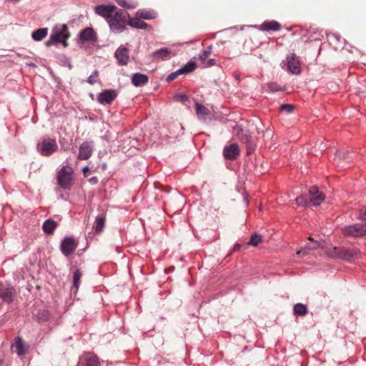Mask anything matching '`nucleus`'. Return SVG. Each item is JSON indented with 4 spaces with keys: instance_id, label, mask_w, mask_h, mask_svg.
<instances>
[{
    "instance_id": "nucleus-1",
    "label": "nucleus",
    "mask_w": 366,
    "mask_h": 366,
    "mask_svg": "<svg viewBox=\"0 0 366 366\" xmlns=\"http://www.w3.org/2000/svg\"><path fill=\"white\" fill-rule=\"evenodd\" d=\"M129 17V14L127 11L121 9L116 11L108 20L111 30L117 33L123 31L126 28Z\"/></svg>"
},
{
    "instance_id": "nucleus-2",
    "label": "nucleus",
    "mask_w": 366,
    "mask_h": 366,
    "mask_svg": "<svg viewBox=\"0 0 366 366\" xmlns=\"http://www.w3.org/2000/svg\"><path fill=\"white\" fill-rule=\"evenodd\" d=\"M230 127L232 129V134L243 144H248L251 141V135L245 127V122L230 120Z\"/></svg>"
},
{
    "instance_id": "nucleus-3",
    "label": "nucleus",
    "mask_w": 366,
    "mask_h": 366,
    "mask_svg": "<svg viewBox=\"0 0 366 366\" xmlns=\"http://www.w3.org/2000/svg\"><path fill=\"white\" fill-rule=\"evenodd\" d=\"M340 229L342 234L346 237H360L366 236V223L345 226Z\"/></svg>"
},
{
    "instance_id": "nucleus-4",
    "label": "nucleus",
    "mask_w": 366,
    "mask_h": 366,
    "mask_svg": "<svg viewBox=\"0 0 366 366\" xmlns=\"http://www.w3.org/2000/svg\"><path fill=\"white\" fill-rule=\"evenodd\" d=\"M51 36L52 39L56 42L62 43L64 47L67 46L66 39L69 38L70 33L66 24L55 26L52 29Z\"/></svg>"
},
{
    "instance_id": "nucleus-5",
    "label": "nucleus",
    "mask_w": 366,
    "mask_h": 366,
    "mask_svg": "<svg viewBox=\"0 0 366 366\" xmlns=\"http://www.w3.org/2000/svg\"><path fill=\"white\" fill-rule=\"evenodd\" d=\"M37 149L41 155L49 157L57 151L58 145L54 139L44 138L37 144Z\"/></svg>"
},
{
    "instance_id": "nucleus-6",
    "label": "nucleus",
    "mask_w": 366,
    "mask_h": 366,
    "mask_svg": "<svg viewBox=\"0 0 366 366\" xmlns=\"http://www.w3.org/2000/svg\"><path fill=\"white\" fill-rule=\"evenodd\" d=\"M72 174L73 170L71 167L61 168L57 175L59 185L64 189H69L72 185Z\"/></svg>"
},
{
    "instance_id": "nucleus-7",
    "label": "nucleus",
    "mask_w": 366,
    "mask_h": 366,
    "mask_svg": "<svg viewBox=\"0 0 366 366\" xmlns=\"http://www.w3.org/2000/svg\"><path fill=\"white\" fill-rule=\"evenodd\" d=\"M308 196L311 205L319 206L323 202L325 199V195L320 192L319 189L316 186H312L310 188L308 192Z\"/></svg>"
},
{
    "instance_id": "nucleus-8",
    "label": "nucleus",
    "mask_w": 366,
    "mask_h": 366,
    "mask_svg": "<svg viewBox=\"0 0 366 366\" xmlns=\"http://www.w3.org/2000/svg\"><path fill=\"white\" fill-rule=\"evenodd\" d=\"M287 70L292 74L301 73V66L298 57L295 53H291L287 56Z\"/></svg>"
},
{
    "instance_id": "nucleus-9",
    "label": "nucleus",
    "mask_w": 366,
    "mask_h": 366,
    "mask_svg": "<svg viewBox=\"0 0 366 366\" xmlns=\"http://www.w3.org/2000/svg\"><path fill=\"white\" fill-rule=\"evenodd\" d=\"M196 69V63L194 61H190L185 66L178 69L177 71L171 73L167 77V81H172L174 80L180 74H187Z\"/></svg>"
},
{
    "instance_id": "nucleus-10",
    "label": "nucleus",
    "mask_w": 366,
    "mask_h": 366,
    "mask_svg": "<svg viewBox=\"0 0 366 366\" xmlns=\"http://www.w3.org/2000/svg\"><path fill=\"white\" fill-rule=\"evenodd\" d=\"M77 245L78 242L74 238L66 237L61 242V250L64 255L68 256L74 252Z\"/></svg>"
},
{
    "instance_id": "nucleus-11",
    "label": "nucleus",
    "mask_w": 366,
    "mask_h": 366,
    "mask_svg": "<svg viewBox=\"0 0 366 366\" xmlns=\"http://www.w3.org/2000/svg\"><path fill=\"white\" fill-rule=\"evenodd\" d=\"M116 9L117 6L114 5H99L95 6L94 11L97 14L104 17L108 21Z\"/></svg>"
},
{
    "instance_id": "nucleus-12",
    "label": "nucleus",
    "mask_w": 366,
    "mask_h": 366,
    "mask_svg": "<svg viewBox=\"0 0 366 366\" xmlns=\"http://www.w3.org/2000/svg\"><path fill=\"white\" fill-rule=\"evenodd\" d=\"M117 97V92L114 89L104 90L98 95V102L102 104H110Z\"/></svg>"
},
{
    "instance_id": "nucleus-13",
    "label": "nucleus",
    "mask_w": 366,
    "mask_h": 366,
    "mask_svg": "<svg viewBox=\"0 0 366 366\" xmlns=\"http://www.w3.org/2000/svg\"><path fill=\"white\" fill-rule=\"evenodd\" d=\"M78 366H99V359L93 353H86L80 357Z\"/></svg>"
},
{
    "instance_id": "nucleus-14",
    "label": "nucleus",
    "mask_w": 366,
    "mask_h": 366,
    "mask_svg": "<svg viewBox=\"0 0 366 366\" xmlns=\"http://www.w3.org/2000/svg\"><path fill=\"white\" fill-rule=\"evenodd\" d=\"M92 145L91 142H85L79 147V159H88L92 154Z\"/></svg>"
},
{
    "instance_id": "nucleus-15",
    "label": "nucleus",
    "mask_w": 366,
    "mask_h": 366,
    "mask_svg": "<svg viewBox=\"0 0 366 366\" xmlns=\"http://www.w3.org/2000/svg\"><path fill=\"white\" fill-rule=\"evenodd\" d=\"M359 250L357 249L342 248L341 258L342 259L352 262L359 257Z\"/></svg>"
},
{
    "instance_id": "nucleus-16",
    "label": "nucleus",
    "mask_w": 366,
    "mask_h": 366,
    "mask_svg": "<svg viewBox=\"0 0 366 366\" xmlns=\"http://www.w3.org/2000/svg\"><path fill=\"white\" fill-rule=\"evenodd\" d=\"M115 57L121 65H127L129 61V51L127 48L120 46L115 52Z\"/></svg>"
},
{
    "instance_id": "nucleus-17",
    "label": "nucleus",
    "mask_w": 366,
    "mask_h": 366,
    "mask_svg": "<svg viewBox=\"0 0 366 366\" xmlns=\"http://www.w3.org/2000/svg\"><path fill=\"white\" fill-rule=\"evenodd\" d=\"M79 38L83 41H96L97 40V34L91 27L83 29L80 32Z\"/></svg>"
},
{
    "instance_id": "nucleus-18",
    "label": "nucleus",
    "mask_w": 366,
    "mask_h": 366,
    "mask_svg": "<svg viewBox=\"0 0 366 366\" xmlns=\"http://www.w3.org/2000/svg\"><path fill=\"white\" fill-rule=\"evenodd\" d=\"M259 28L262 31H277L281 29V24L274 20L265 21L259 26Z\"/></svg>"
},
{
    "instance_id": "nucleus-19",
    "label": "nucleus",
    "mask_w": 366,
    "mask_h": 366,
    "mask_svg": "<svg viewBox=\"0 0 366 366\" xmlns=\"http://www.w3.org/2000/svg\"><path fill=\"white\" fill-rule=\"evenodd\" d=\"M195 110L198 118L201 120H206L210 116V111L206 107L198 102L195 104Z\"/></svg>"
},
{
    "instance_id": "nucleus-20",
    "label": "nucleus",
    "mask_w": 366,
    "mask_h": 366,
    "mask_svg": "<svg viewBox=\"0 0 366 366\" xmlns=\"http://www.w3.org/2000/svg\"><path fill=\"white\" fill-rule=\"evenodd\" d=\"M14 290L11 287H1L0 288V298L7 302L10 303L13 301Z\"/></svg>"
},
{
    "instance_id": "nucleus-21",
    "label": "nucleus",
    "mask_w": 366,
    "mask_h": 366,
    "mask_svg": "<svg viewBox=\"0 0 366 366\" xmlns=\"http://www.w3.org/2000/svg\"><path fill=\"white\" fill-rule=\"evenodd\" d=\"M148 81V76L140 73H136L132 77V82L136 86H141L147 83Z\"/></svg>"
},
{
    "instance_id": "nucleus-22",
    "label": "nucleus",
    "mask_w": 366,
    "mask_h": 366,
    "mask_svg": "<svg viewBox=\"0 0 366 366\" xmlns=\"http://www.w3.org/2000/svg\"><path fill=\"white\" fill-rule=\"evenodd\" d=\"M171 50L167 48H162L154 51L152 56L157 59L166 60L170 58Z\"/></svg>"
},
{
    "instance_id": "nucleus-23",
    "label": "nucleus",
    "mask_w": 366,
    "mask_h": 366,
    "mask_svg": "<svg viewBox=\"0 0 366 366\" xmlns=\"http://www.w3.org/2000/svg\"><path fill=\"white\" fill-rule=\"evenodd\" d=\"M211 54L210 48L209 47L207 50H205L199 56L200 61L204 64V66H212L215 64L214 59H208Z\"/></svg>"
},
{
    "instance_id": "nucleus-24",
    "label": "nucleus",
    "mask_w": 366,
    "mask_h": 366,
    "mask_svg": "<svg viewBox=\"0 0 366 366\" xmlns=\"http://www.w3.org/2000/svg\"><path fill=\"white\" fill-rule=\"evenodd\" d=\"M127 24L132 27L139 29H146L149 27V25L146 22L141 21L138 17L129 19Z\"/></svg>"
},
{
    "instance_id": "nucleus-25",
    "label": "nucleus",
    "mask_w": 366,
    "mask_h": 366,
    "mask_svg": "<svg viewBox=\"0 0 366 366\" xmlns=\"http://www.w3.org/2000/svg\"><path fill=\"white\" fill-rule=\"evenodd\" d=\"M57 227V223L52 219H47L43 224V230L47 234H53Z\"/></svg>"
},
{
    "instance_id": "nucleus-26",
    "label": "nucleus",
    "mask_w": 366,
    "mask_h": 366,
    "mask_svg": "<svg viewBox=\"0 0 366 366\" xmlns=\"http://www.w3.org/2000/svg\"><path fill=\"white\" fill-rule=\"evenodd\" d=\"M342 247H331L326 249V254L329 257L340 259L341 253H342Z\"/></svg>"
},
{
    "instance_id": "nucleus-27",
    "label": "nucleus",
    "mask_w": 366,
    "mask_h": 366,
    "mask_svg": "<svg viewBox=\"0 0 366 366\" xmlns=\"http://www.w3.org/2000/svg\"><path fill=\"white\" fill-rule=\"evenodd\" d=\"M136 15L138 18L143 19H153L156 17V14L153 11L145 9L138 10Z\"/></svg>"
},
{
    "instance_id": "nucleus-28",
    "label": "nucleus",
    "mask_w": 366,
    "mask_h": 366,
    "mask_svg": "<svg viewBox=\"0 0 366 366\" xmlns=\"http://www.w3.org/2000/svg\"><path fill=\"white\" fill-rule=\"evenodd\" d=\"M295 315L298 316H305L308 313L307 307L302 303H297L293 307Z\"/></svg>"
},
{
    "instance_id": "nucleus-29",
    "label": "nucleus",
    "mask_w": 366,
    "mask_h": 366,
    "mask_svg": "<svg viewBox=\"0 0 366 366\" xmlns=\"http://www.w3.org/2000/svg\"><path fill=\"white\" fill-rule=\"evenodd\" d=\"M104 224L105 217L103 215H99L96 218L93 229H95L96 232H101L103 230Z\"/></svg>"
},
{
    "instance_id": "nucleus-30",
    "label": "nucleus",
    "mask_w": 366,
    "mask_h": 366,
    "mask_svg": "<svg viewBox=\"0 0 366 366\" xmlns=\"http://www.w3.org/2000/svg\"><path fill=\"white\" fill-rule=\"evenodd\" d=\"M47 34H48L47 28L39 29L32 33V38L35 41H39L42 40L44 38H45Z\"/></svg>"
},
{
    "instance_id": "nucleus-31",
    "label": "nucleus",
    "mask_w": 366,
    "mask_h": 366,
    "mask_svg": "<svg viewBox=\"0 0 366 366\" xmlns=\"http://www.w3.org/2000/svg\"><path fill=\"white\" fill-rule=\"evenodd\" d=\"M81 277V273L79 271V269H76L74 272L73 286H72V289H71L72 290H74L75 292H76L78 290V289L79 287Z\"/></svg>"
},
{
    "instance_id": "nucleus-32",
    "label": "nucleus",
    "mask_w": 366,
    "mask_h": 366,
    "mask_svg": "<svg viewBox=\"0 0 366 366\" xmlns=\"http://www.w3.org/2000/svg\"><path fill=\"white\" fill-rule=\"evenodd\" d=\"M116 2L122 7L127 8L129 9H132L137 7V4L135 2L131 1L129 0H115Z\"/></svg>"
},
{
    "instance_id": "nucleus-33",
    "label": "nucleus",
    "mask_w": 366,
    "mask_h": 366,
    "mask_svg": "<svg viewBox=\"0 0 366 366\" xmlns=\"http://www.w3.org/2000/svg\"><path fill=\"white\" fill-rule=\"evenodd\" d=\"M262 241V236L260 234L255 233L251 236L250 239L247 242V244L253 247H257L259 244V243H260Z\"/></svg>"
},
{
    "instance_id": "nucleus-34",
    "label": "nucleus",
    "mask_w": 366,
    "mask_h": 366,
    "mask_svg": "<svg viewBox=\"0 0 366 366\" xmlns=\"http://www.w3.org/2000/svg\"><path fill=\"white\" fill-rule=\"evenodd\" d=\"M296 203L299 206H308L310 205L309 196L300 195L295 199Z\"/></svg>"
},
{
    "instance_id": "nucleus-35",
    "label": "nucleus",
    "mask_w": 366,
    "mask_h": 366,
    "mask_svg": "<svg viewBox=\"0 0 366 366\" xmlns=\"http://www.w3.org/2000/svg\"><path fill=\"white\" fill-rule=\"evenodd\" d=\"M239 147L237 144H230V160L234 159L239 154Z\"/></svg>"
},
{
    "instance_id": "nucleus-36",
    "label": "nucleus",
    "mask_w": 366,
    "mask_h": 366,
    "mask_svg": "<svg viewBox=\"0 0 366 366\" xmlns=\"http://www.w3.org/2000/svg\"><path fill=\"white\" fill-rule=\"evenodd\" d=\"M15 347L16 352L18 354V355L21 356L25 354L23 342L19 337L17 339L16 342Z\"/></svg>"
},
{
    "instance_id": "nucleus-37",
    "label": "nucleus",
    "mask_w": 366,
    "mask_h": 366,
    "mask_svg": "<svg viewBox=\"0 0 366 366\" xmlns=\"http://www.w3.org/2000/svg\"><path fill=\"white\" fill-rule=\"evenodd\" d=\"M280 112H282L290 114L294 111L295 107L290 104H282L280 105Z\"/></svg>"
},
{
    "instance_id": "nucleus-38",
    "label": "nucleus",
    "mask_w": 366,
    "mask_h": 366,
    "mask_svg": "<svg viewBox=\"0 0 366 366\" xmlns=\"http://www.w3.org/2000/svg\"><path fill=\"white\" fill-rule=\"evenodd\" d=\"M320 243L316 241H312L310 243H307L305 247L307 248V249L310 250H315L320 247Z\"/></svg>"
},
{
    "instance_id": "nucleus-39",
    "label": "nucleus",
    "mask_w": 366,
    "mask_h": 366,
    "mask_svg": "<svg viewBox=\"0 0 366 366\" xmlns=\"http://www.w3.org/2000/svg\"><path fill=\"white\" fill-rule=\"evenodd\" d=\"M98 76V71H94L92 75H90L87 79L89 84L93 85L96 83V79Z\"/></svg>"
},
{
    "instance_id": "nucleus-40",
    "label": "nucleus",
    "mask_w": 366,
    "mask_h": 366,
    "mask_svg": "<svg viewBox=\"0 0 366 366\" xmlns=\"http://www.w3.org/2000/svg\"><path fill=\"white\" fill-rule=\"evenodd\" d=\"M175 99L179 101V102H187L188 101L189 99V97L187 94H177L175 96Z\"/></svg>"
},
{
    "instance_id": "nucleus-41",
    "label": "nucleus",
    "mask_w": 366,
    "mask_h": 366,
    "mask_svg": "<svg viewBox=\"0 0 366 366\" xmlns=\"http://www.w3.org/2000/svg\"><path fill=\"white\" fill-rule=\"evenodd\" d=\"M268 87L272 92L282 91L281 88L274 82L269 83Z\"/></svg>"
},
{
    "instance_id": "nucleus-42",
    "label": "nucleus",
    "mask_w": 366,
    "mask_h": 366,
    "mask_svg": "<svg viewBox=\"0 0 366 366\" xmlns=\"http://www.w3.org/2000/svg\"><path fill=\"white\" fill-rule=\"evenodd\" d=\"M247 144V155H250L255 149L254 144H251L250 142Z\"/></svg>"
},
{
    "instance_id": "nucleus-43",
    "label": "nucleus",
    "mask_w": 366,
    "mask_h": 366,
    "mask_svg": "<svg viewBox=\"0 0 366 366\" xmlns=\"http://www.w3.org/2000/svg\"><path fill=\"white\" fill-rule=\"evenodd\" d=\"M309 253V250L305 246V247L302 248L299 251L297 252V254L298 256H305Z\"/></svg>"
},
{
    "instance_id": "nucleus-44",
    "label": "nucleus",
    "mask_w": 366,
    "mask_h": 366,
    "mask_svg": "<svg viewBox=\"0 0 366 366\" xmlns=\"http://www.w3.org/2000/svg\"><path fill=\"white\" fill-rule=\"evenodd\" d=\"M56 43L57 42H56L55 40L52 39V36L51 35L49 37V39L48 41H46L45 44H46V46H51V45L56 44Z\"/></svg>"
},
{
    "instance_id": "nucleus-45",
    "label": "nucleus",
    "mask_w": 366,
    "mask_h": 366,
    "mask_svg": "<svg viewBox=\"0 0 366 366\" xmlns=\"http://www.w3.org/2000/svg\"><path fill=\"white\" fill-rule=\"evenodd\" d=\"M223 155L226 159H229V146L224 147Z\"/></svg>"
},
{
    "instance_id": "nucleus-46",
    "label": "nucleus",
    "mask_w": 366,
    "mask_h": 366,
    "mask_svg": "<svg viewBox=\"0 0 366 366\" xmlns=\"http://www.w3.org/2000/svg\"><path fill=\"white\" fill-rule=\"evenodd\" d=\"M342 157L346 158L345 153L342 152H338L337 153V158L340 159ZM347 158H348V157H347Z\"/></svg>"
},
{
    "instance_id": "nucleus-47",
    "label": "nucleus",
    "mask_w": 366,
    "mask_h": 366,
    "mask_svg": "<svg viewBox=\"0 0 366 366\" xmlns=\"http://www.w3.org/2000/svg\"><path fill=\"white\" fill-rule=\"evenodd\" d=\"M360 218L363 220H366V212L360 213Z\"/></svg>"
},
{
    "instance_id": "nucleus-48",
    "label": "nucleus",
    "mask_w": 366,
    "mask_h": 366,
    "mask_svg": "<svg viewBox=\"0 0 366 366\" xmlns=\"http://www.w3.org/2000/svg\"><path fill=\"white\" fill-rule=\"evenodd\" d=\"M234 76L235 77V79H236L238 81H239V74H234Z\"/></svg>"
},
{
    "instance_id": "nucleus-49",
    "label": "nucleus",
    "mask_w": 366,
    "mask_h": 366,
    "mask_svg": "<svg viewBox=\"0 0 366 366\" xmlns=\"http://www.w3.org/2000/svg\"><path fill=\"white\" fill-rule=\"evenodd\" d=\"M239 249V244H235L234 247V250H237Z\"/></svg>"
},
{
    "instance_id": "nucleus-50",
    "label": "nucleus",
    "mask_w": 366,
    "mask_h": 366,
    "mask_svg": "<svg viewBox=\"0 0 366 366\" xmlns=\"http://www.w3.org/2000/svg\"><path fill=\"white\" fill-rule=\"evenodd\" d=\"M92 180L95 182H97V179L96 177L92 178Z\"/></svg>"
},
{
    "instance_id": "nucleus-51",
    "label": "nucleus",
    "mask_w": 366,
    "mask_h": 366,
    "mask_svg": "<svg viewBox=\"0 0 366 366\" xmlns=\"http://www.w3.org/2000/svg\"><path fill=\"white\" fill-rule=\"evenodd\" d=\"M87 170H88V167H86V168L84 169V172H87Z\"/></svg>"
},
{
    "instance_id": "nucleus-52",
    "label": "nucleus",
    "mask_w": 366,
    "mask_h": 366,
    "mask_svg": "<svg viewBox=\"0 0 366 366\" xmlns=\"http://www.w3.org/2000/svg\"><path fill=\"white\" fill-rule=\"evenodd\" d=\"M87 170H88V167H86V168L84 169V172H87Z\"/></svg>"
},
{
    "instance_id": "nucleus-53",
    "label": "nucleus",
    "mask_w": 366,
    "mask_h": 366,
    "mask_svg": "<svg viewBox=\"0 0 366 366\" xmlns=\"http://www.w3.org/2000/svg\"><path fill=\"white\" fill-rule=\"evenodd\" d=\"M2 365V361L0 360V366Z\"/></svg>"
},
{
    "instance_id": "nucleus-54",
    "label": "nucleus",
    "mask_w": 366,
    "mask_h": 366,
    "mask_svg": "<svg viewBox=\"0 0 366 366\" xmlns=\"http://www.w3.org/2000/svg\"><path fill=\"white\" fill-rule=\"evenodd\" d=\"M16 1H18L19 0H15Z\"/></svg>"
}]
</instances>
